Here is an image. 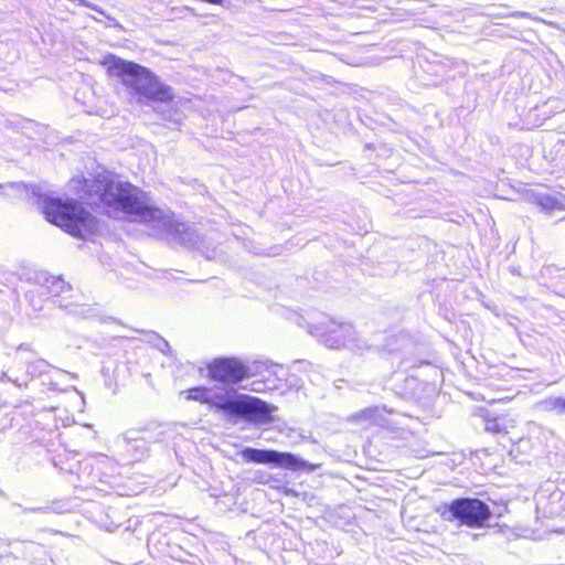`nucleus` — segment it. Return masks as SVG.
Wrapping results in <instances>:
<instances>
[{"mask_svg": "<svg viewBox=\"0 0 565 565\" xmlns=\"http://www.w3.org/2000/svg\"><path fill=\"white\" fill-rule=\"evenodd\" d=\"M100 198L111 213L128 214L136 221L149 223L158 232L170 235L172 239L183 244L192 243L193 233L189 226L175 222L170 211L157 206L146 192L129 182L108 181Z\"/></svg>", "mask_w": 565, "mask_h": 565, "instance_id": "f257e3e1", "label": "nucleus"}, {"mask_svg": "<svg viewBox=\"0 0 565 565\" xmlns=\"http://www.w3.org/2000/svg\"><path fill=\"white\" fill-rule=\"evenodd\" d=\"M99 63L109 75L120 77L127 87L147 99L163 103L173 99L172 88L161 83L150 70L139 64L113 54L105 55Z\"/></svg>", "mask_w": 565, "mask_h": 565, "instance_id": "f03ea898", "label": "nucleus"}, {"mask_svg": "<svg viewBox=\"0 0 565 565\" xmlns=\"http://www.w3.org/2000/svg\"><path fill=\"white\" fill-rule=\"evenodd\" d=\"M42 209L49 222L75 237L87 238L102 228L99 221L74 200L45 198Z\"/></svg>", "mask_w": 565, "mask_h": 565, "instance_id": "7ed1b4c3", "label": "nucleus"}, {"mask_svg": "<svg viewBox=\"0 0 565 565\" xmlns=\"http://www.w3.org/2000/svg\"><path fill=\"white\" fill-rule=\"evenodd\" d=\"M217 411L227 416H241L257 419L268 415V406L256 397L237 394L232 388H211L210 402Z\"/></svg>", "mask_w": 565, "mask_h": 565, "instance_id": "20e7f679", "label": "nucleus"}, {"mask_svg": "<svg viewBox=\"0 0 565 565\" xmlns=\"http://www.w3.org/2000/svg\"><path fill=\"white\" fill-rule=\"evenodd\" d=\"M449 512L456 519L469 526H480L489 518L488 507L480 500H458L449 507Z\"/></svg>", "mask_w": 565, "mask_h": 565, "instance_id": "39448f33", "label": "nucleus"}, {"mask_svg": "<svg viewBox=\"0 0 565 565\" xmlns=\"http://www.w3.org/2000/svg\"><path fill=\"white\" fill-rule=\"evenodd\" d=\"M210 376L224 383H238L247 375L246 367L235 359L215 360L209 366Z\"/></svg>", "mask_w": 565, "mask_h": 565, "instance_id": "423d86ee", "label": "nucleus"}, {"mask_svg": "<svg viewBox=\"0 0 565 565\" xmlns=\"http://www.w3.org/2000/svg\"><path fill=\"white\" fill-rule=\"evenodd\" d=\"M355 331L351 324L333 326L326 338V343L331 348H341L351 344L354 340Z\"/></svg>", "mask_w": 565, "mask_h": 565, "instance_id": "0eeeda50", "label": "nucleus"}, {"mask_svg": "<svg viewBox=\"0 0 565 565\" xmlns=\"http://www.w3.org/2000/svg\"><path fill=\"white\" fill-rule=\"evenodd\" d=\"M273 463L277 465L280 468H286L290 470H298V469H308V470H315L317 466L310 465L307 461L302 460L301 458L289 454V452H278L274 450V459Z\"/></svg>", "mask_w": 565, "mask_h": 565, "instance_id": "6e6552de", "label": "nucleus"}, {"mask_svg": "<svg viewBox=\"0 0 565 565\" xmlns=\"http://www.w3.org/2000/svg\"><path fill=\"white\" fill-rule=\"evenodd\" d=\"M243 457L256 463H273L274 450H258L246 448L242 452Z\"/></svg>", "mask_w": 565, "mask_h": 565, "instance_id": "1a4fd4ad", "label": "nucleus"}, {"mask_svg": "<svg viewBox=\"0 0 565 565\" xmlns=\"http://www.w3.org/2000/svg\"><path fill=\"white\" fill-rule=\"evenodd\" d=\"M185 399L188 401H198L201 403L210 402L211 388L205 387H194L188 391H183L181 393Z\"/></svg>", "mask_w": 565, "mask_h": 565, "instance_id": "9d476101", "label": "nucleus"}, {"mask_svg": "<svg viewBox=\"0 0 565 565\" xmlns=\"http://www.w3.org/2000/svg\"><path fill=\"white\" fill-rule=\"evenodd\" d=\"M542 405L547 411H558L565 413V398L563 397H550L542 402Z\"/></svg>", "mask_w": 565, "mask_h": 565, "instance_id": "9b49d317", "label": "nucleus"}, {"mask_svg": "<svg viewBox=\"0 0 565 565\" xmlns=\"http://www.w3.org/2000/svg\"><path fill=\"white\" fill-rule=\"evenodd\" d=\"M539 205L542 206L544 210H555L558 207V202L556 199L550 196V195H541L537 198Z\"/></svg>", "mask_w": 565, "mask_h": 565, "instance_id": "f8f14e48", "label": "nucleus"}, {"mask_svg": "<svg viewBox=\"0 0 565 565\" xmlns=\"http://www.w3.org/2000/svg\"><path fill=\"white\" fill-rule=\"evenodd\" d=\"M487 430L493 431V433H500L502 429L499 426V423L497 419H489L487 420L486 425Z\"/></svg>", "mask_w": 565, "mask_h": 565, "instance_id": "ddd939ff", "label": "nucleus"}]
</instances>
